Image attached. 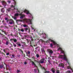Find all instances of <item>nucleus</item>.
I'll use <instances>...</instances> for the list:
<instances>
[{
	"label": "nucleus",
	"mask_w": 73,
	"mask_h": 73,
	"mask_svg": "<svg viewBox=\"0 0 73 73\" xmlns=\"http://www.w3.org/2000/svg\"><path fill=\"white\" fill-rule=\"evenodd\" d=\"M24 30H25V31H28V28H26L24 29Z\"/></svg>",
	"instance_id": "36"
},
{
	"label": "nucleus",
	"mask_w": 73,
	"mask_h": 73,
	"mask_svg": "<svg viewBox=\"0 0 73 73\" xmlns=\"http://www.w3.org/2000/svg\"><path fill=\"white\" fill-rule=\"evenodd\" d=\"M6 70H9L10 72L11 70H12V68H10V67H9L8 69L6 68Z\"/></svg>",
	"instance_id": "15"
},
{
	"label": "nucleus",
	"mask_w": 73,
	"mask_h": 73,
	"mask_svg": "<svg viewBox=\"0 0 73 73\" xmlns=\"http://www.w3.org/2000/svg\"><path fill=\"white\" fill-rule=\"evenodd\" d=\"M66 73H71L70 71V70H68L67 71V72H66Z\"/></svg>",
	"instance_id": "35"
},
{
	"label": "nucleus",
	"mask_w": 73,
	"mask_h": 73,
	"mask_svg": "<svg viewBox=\"0 0 73 73\" xmlns=\"http://www.w3.org/2000/svg\"><path fill=\"white\" fill-rule=\"evenodd\" d=\"M24 21L26 23H27L29 25L32 24V21L30 19H24Z\"/></svg>",
	"instance_id": "3"
},
{
	"label": "nucleus",
	"mask_w": 73,
	"mask_h": 73,
	"mask_svg": "<svg viewBox=\"0 0 73 73\" xmlns=\"http://www.w3.org/2000/svg\"><path fill=\"white\" fill-rule=\"evenodd\" d=\"M6 55L7 56H8V55H9V53L8 52L7 53H6Z\"/></svg>",
	"instance_id": "41"
},
{
	"label": "nucleus",
	"mask_w": 73,
	"mask_h": 73,
	"mask_svg": "<svg viewBox=\"0 0 73 73\" xmlns=\"http://www.w3.org/2000/svg\"><path fill=\"white\" fill-rule=\"evenodd\" d=\"M23 54V56L24 57H25V54L24 53H23V54Z\"/></svg>",
	"instance_id": "49"
},
{
	"label": "nucleus",
	"mask_w": 73,
	"mask_h": 73,
	"mask_svg": "<svg viewBox=\"0 0 73 73\" xmlns=\"http://www.w3.org/2000/svg\"><path fill=\"white\" fill-rule=\"evenodd\" d=\"M16 44H17V45H18L19 44H20V42H17L16 43Z\"/></svg>",
	"instance_id": "47"
},
{
	"label": "nucleus",
	"mask_w": 73,
	"mask_h": 73,
	"mask_svg": "<svg viewBox=\"0 0 73 73\" xmlns=\"http://www.w3.org/2000/svg\"><path fill=\"white\" fill-rule=\"evenodd\" d=\"M23 17H22V16H21V17H20V19H23Z\"/></svg>",
	"instance_id": "54"
},
{
	"label": "nucleus",
	"mask_w": 73,
	"mask_h": 73,
	"mask_svg": "<svg viewBox=\"0 0 73 73\" xmlns=\"http://www.w3.org/2000/svg\"><path fill=\"white\" fill-rule=\"evenodd\" d=\"M19 15H20V16H22V14H19Z\"/></svg>",
	"instance_id": "58"
},
{
	"label": "nucleus",
	"mask_w": 73,
	"mask_h": 73,
	"mask_svg": "<svg viewBox=\"0 0 73 73\" xmlns=\"http://www.w3.org/2000/svg\"><path fill=\"white\" fill-rule=\"evenodd\" d=\"M3 51H4V52H5V53H6V52H5V49H4L3 50Z\"/></svg>",
	"instance_id": "59"
},
{
	"label": "nucleus",
	"mask_w": 73,
	"mask_h": 73,
	"mask_svg": "<svg viewBox=\"0 0 73 73\" xmlns=\"http://www.w3.org/2000/svg\"><path fill=\"white\" fill-rule=\"evenodd\" d=\"M36 62H38V63H40V60L38 59H37L36 61Z\"/></svg>",
	"instance_id": "24"
},
{
	"label": "nucleus",
	"mask_w": 73,
	"mask_h": 73,
	"mask_svg": "<svg viewBox=\"0 0 73 73\" xmlns=\"http://www.w3.org/2000/svg\"><path fill=\"white\" fill-rule=\"evenodd\" d=\"M36 56L37 58H39V57H40V55H39L38 54H36Z\"/></svg>",
	"instance_id": "17"
},
{
	"label": "nucleus",
	"mask_w": 73,
	"mask_h": 73,
	"mask_svg": "<svg viewBox=\"0 0 73 73\" xmlns=\"http://www.w3.org/2000/svg\"><path fill=\"white\" fill-rule=\"evenodd\" d=\"M45 60V58L42 59L40 60V63L41 64H43L44 63V60Z\"/></svg>",
	"instance_id": "10"
},
{
	"label": "nucleus",
	"mask_w": 73,
	"mask_h": 73,
	"mask_svg": "<svg viewBox=\"0 0 73 73\" xmlns=\"http://www.w3.org/2000/svg\"><path fill=\"white\" fill-rule=\"evenodd\" d=\"M14 19L15 20H17V17H15L14 18Z\"/></svg>",
	"instance_id": "46"
},
{
	"label": "nucleus",
	"mask_w": 73,
	"mask_h": 73,
	"mask_svg": "<svg viewBox=\"0 0 73 73\" xmlns=\"http://www.w3.org/2000/svg\"><path fill=\"white\" fill-rule=\"evenodd\" d=\"M47 52H48V54L50 55V57H52L51 55L53 54V51L50 49H48L47 50Z\"/></svg>",
	"instance_id": "4"
},
{
	"label": "nucleus",
	"mask_w": 73,
	"mask_h": 73,
	"mask_svg": "<svg viewBox=\"0 0 73 73\" xmlns=\"http://www.w3.org/2000/svg\"><path fill=\"white\" fill-rule=\"evenodd\" d=\"M42 51L43 52H45V50H44V49H42Z\"/></svg>",
	"instance_id": "44"
},
{
	"label": "nucleus",
	"mask_w": 73,
	"mask_h": 73,
	"mask_svg": "<svg viewBox=\"0 0 73 73\" xmlns=\"http://www.w3.org/2000/svg\"><path fill=\"white\" fill-rule=\"evenodd\" d=\"M3 68H4V64H1L0 65V68L1 69H2Z\"/></svg>",
	"instance_id": "16"
},
{
	"label": "nucleus",
	"mask_w": 73,
	"mask_h": 73,
	"mask_svg": "<svg viewBox=\"0 0 73 73\" xmlns=\"http://www.w3.org/2000/svg\"><path fill=\"white\" fill-rule=\"evenodd\" d=\"M26 14L27 15H29V14L31 15V13H29V11L26 13Z\"/></svg>",
	"instance_id": "34"
},
{
	"label": "nucleus",
	"mask_w": 73,
	"mask_h": 73,
	"mask_svg": "<svg viewBox=\"0 0 73 73\" xmlns=\"http://www.w3.org/2000/svg\"><path fill=\"white\" fill-rule=\"evenodd\" d=\"M10 41H13L14 42H17V39H16L15 38L11 39L10 40Z\"/></svg>",
	"instance_id": "7"
},
{
	"label": "nucleus",
	"mask_w": 73,
	"mask_h": 73,
	"mask_svg": "<svg viewBox=\"0 0 73 73\" xmlns=\"http://www.w3.org/2000/svg\"><path fill=\"white\" fill-rule=\"evenodd\" d=\"M29 36H30V35H27V38H29Z\"/></svg>",
	"instance_id": "45"
},
{
	"label": "nucleus",
	"mask_w": 73,
	"mask_h": 73,
	"mask_svg": "<svg viewBox=\"0 0 73 73\" xmlns=\"http://www.w3.org/2000/svg\"><path fill=\"white\" fill-rule=\"evenodd\" d=\"M31 44V42H30V44H31V45H30V46H31V47H32V48H33V46H32V45Z\"/></svg>",
	"instance_id": "48"
},
{
	"label": "nucleus",
	"mask_w": 73,
	"mask_h": 73,
	"mask_svg": "<svg viewBox=\"0 0 73 73\" xmlns=\"http://www.w3.org/2000/svg\"><path fill=\"white\" fill-rule=\"evenodd\" d=\"M32 64V65H34L35 63V62L33 61H31Z\"/></svg>",
	"instance_id": "38"
},
{
	"label": "nucleus",
	"mask_w": 73,
	"mask_h": 73,
	"mask_svg": "<svg viewBox=\"0 0 73 73\" xmlns=\"http://www.w3.org/2000/svg\"><path fill=\"white\" fill-rule=\"evenodd\" d=\"M55 70H56L54 68H52L51 69V71H52L53 73H55Z\"/></svg>",
	"instance_id": "12"
},
{
	"label": "nucleus",
	"mask_w": 73,
	"mask_h": 73,
	"mask_svg": "<svg viewBox=\"0 0 73 73\" xmlns=\"http://www.w3.org/2000/svg\"><path fill=\"white\" fill-rule=\"evenodd\" d=\"M25 46H28V45H27L25 43Z\"/></svg>",
	"instance_id": "55"
},
{
	"label": "nucleus",
	"mask_w": 73,
	"mask_h": 73,
	"mask_svg": "<svg viewBox=\"0 0 73 73\" xmlns=\"http://www.w3.org/2000/svg\"><path fill=\"white\" fill-rule=\"evenodd\" d=\"M68 62H69V63L70 64V65H69L70 66V63L69 61L68 60ZM70 66H67V69H70V68H71V67Z\"/></svg>",
	"instance_id": "14"
},
{
	"label": "nucleus",
	"mask_w": 73,
	"mask_h": 73,
	"mask_svg": "<svg viewBox=\"0 0 73 73\" xmlns=\"http://www.w3.org/2000/svg\"><path fill=\"white\" fill-rule=\"evenodd\" d=\"M48 62L50 65L52 64V63H51V62L49 60H47Z\"/></svg>",
	"instance_id": "25"
},
{
	"label": "nucleus",
	"mask_w": 73,
	"mask_h": 73,
	"mask_svg": "<svg viewBox=\"0 0 73 73\" xmlns=\"http://www.w3.org/2000/svg\"><path fill=\"white\" fill-rule=\"evenodd\" d=\"M17 49H18V51L19 52H21L22 53V54H23L24 53V52L21 49H20V48H17Z\"/></svg>",
	"instance_id": "11"
},
{
	"label": "nucleus",
	"mask_w": 73,
	"mask_h": 73,
	"mask_svg": "<svg viewBox=\"0 0 73 73\" xmlns=\"http://www.w3.org/2000/svg\"><path fill=\"white\" fill-rule=\"evenodd\" d=\"M21 31L22 32H24V30L23 29H21Z\"/></svg>",
	"instance_id": "33"
},
{
	"label": "nucleus",
	"mask_w": 73,
	"mask_h": 73,
	"mask_svg": "<svg viewBox=\"0 0 73 73\" xmlns=\"http://www.w3.org/2000/svg\"><path fill=\"white\" fill-rule=\"evenodd\" d=\"M4 33L6 35H7V33H6V32L5 31V33Z\"/></svg>",
	"instance_id": "60"
},
{
	"label": "nucleus",
	"mask_w": 73,
	"mask_h": 73,
	"mask_svg": "<svg viewBox=\"0 0 73 73\" xmlns=\"http://www.w3.org/2000/svg\"><path fill=\"white\" fill-rule=\"evenodd\" d=\"M23 25L24 27H27V25Z\"/></svg>",
	"instance_id": "39"
},
{
	"label": "nucleus",
	"mask_w": 73,
	"mask_h": 73,
	"mask_svg": "<svg viewBox=\"0 0 73 73\" xmlns=\"http://www.w3.org/2000/svg\"><path fill=\"white\" fill-rule=\"evenodd\" d=\"M22 16V17H23V18L24 17H25V15H23Z\"/></svg>",
	"instance_id": "57"
},
{
	"label": "nucleus",
	"mask_w": 73,
	"mask_h": 73,
	"mask_svg": "<svg viewBox=\"0 0 73 73\" xmlns=\"http://www.w3.org/2000/svg\"><path fill=\"white\" fill-rule=\"evenodd\" d=\"M19 21H20V22H23V20H20V19H18V20H17L16 21V22L17 23V24L18 25H20V24H21V23H20V24H18V22H19Z\"/></svg>",
	"instance_id": "9"
},
{
	"label": "nucleus",
	"mask_w": 73,
	"mask_h": 73,
	"mask_svg": "<svg viewBox=\"0 0 73 73\" xmlns=\"http://www.w3.org/2000/svg\"><path fill=\"white\" fill-rule=\"evenodd\" d=\"M6 58H7V57H8L9 58V56H5Z\"/></svg>",
	"instance_id": "64"
},
{
	"label": "nucleus",
	"mask_w": 73,
	"mask_h": 73,
	"mask_svg": "<svg viewBox=\"0 0 73 73\" xmlns=\"http://www.w3.org/2000/svg\"><path fill=\"white\" fill-rule=\"evenodd\" d=\"M48 40H49V41H50L51 42H53L54 45H56V42L54 41L53 40H52V39H51L50 38Z\"/></svg>",
	"instance_id": "8"
},
{
	"label": "nucleus",
	"mask_w": 73,
	"mask_h": 73,
	"mask_svg": "<svg viewBox=\"0 0 73 73\" xmlns=\"http://www.w3.org/2000/svg\"><path fill=\"white\" fill-rule=\"evenodd\" d=\"M3 36L5 37V38H6L7 40H8V38L7 37H6L5 35H4Z\"/></svg>",
	"instance_id": "29"
},
{
	"label": "nucleus",
	"mask_w": 73,
	"mask_h": 73,
	"mask_svg": "<svg viewBox=\"0 0 73 73\" xmlns=\"http://www.w3.org/2000/svg\"><path fill=\"white\" fill-rule=\"evenodd\" d=\"M12 0L13 1H14V2L15 3L14 5H15H15H16V1H15V0Z\"/></svg>",
	"instance_id": "22"
},
{
	"label": "nucleus",
	"mask_w": 73,
	"mask_h": 73,
	"mask_svg": "<svg viewBox=\"0 0 73 73\" xmlns=\"http://www.w3.org/2000/svg\"><path fill=\"white\" fill-rule=\"evenodd\" d=\"M56 72L55 73H60V70H56Z\"/></svg>",
	"instance_id": "23"
},
{
	"label": "nucleus",
	"mask_w": 73,
	"mask_h": 73,
	"mask_svg": "<svg viewBox=\"0 0 73 73\" xmlns=\"http://www.w3.org/2000/svg\"><path fill=\"white\" fill-rule=\"evenodd\" d=\"M24 35H25V36H27V35H28V34L27 33H24Z\"/></svg>",
	"instance_id": "42"
},
{
	"label": "nucleus",
	"mask_w": 73,
	"mask_h": 73,
	"mask_svg": "<svg viewBox=\"0 0 73 73\" xmlns=\"http://www.w3.org/2000/svg\"><path fill=\"white\" fill-rule=\"evenodd\" d=\"M12 57H13V58H15V55L13 54L12 55Z\"/></svg>",
	"instance_id": "40"
},
{
	"label": "nucleus",
	"mask_w": 73,
	"mask_h": 73,
	"mask_svg": "<svg viewBox=\"0 0 73 73\" xmlns=\"http://www.w3.org/2000/svg\"><path fill=\"white\" fill-rule=\"evenodd\" d=\"M7 2L8 3H11V2L10 1H7Z\"/></svg>",
	"instance_id": "52"
},
{
	"label": "nucleus",
	"mask_w": 73,
	"mask_h": 73,
	"mask_svg": "<svg viewBox=\"0 0 73 73\" xmlns=\"http://www.w3.org/2000/svg\"><path fill=\"white\" fill-rule=\"evenodd\" d=\"M19 16V13H16L14 15V16L15 17H17Z\"/></svg>",
	"instance_id": "19"
},
{
	"label": "nucleus",
	"mask_w": 73,
	"mask_h": 73,
	"mask_svg": "<svg viewBox=\"0 0 73 73\" xmlns=\"http://www.w3.org/2000/svg\"><path fill=\"white\" fill-rule=\"evenodd\" d=\"M1 3H2V5H4L5 7V6L7 5V3H6V2H5L4 1H2L1 2Z\"/></svg>",
	"instance_id": "5"
},
{
	"label": "nucleus",
	"mask_w": 73,
	"mask_h": 73,
	"mask_svg": "<svg viewBox=\"0 0 73 73\" xmlns=\"http://www.w3.org/2000/svg\"><path fill=\"white\" fill-rule=\"evenodd\" d=\"M41 69H45V68L44 67H42Z\"/></svg>",
	"instance_id": "53"
},
{
	"label": "nucleus",
	"mask_w": 73,
	"mask_h": 73,
	"mask_svg": "<svg viewBox=\"0 0 73 73\" xmlns=\"http://www.w3.org/2000/svg\"><path fill=\"white\" fill-rule=\"evenodd\" d=\"M13 46H14V47H16V46H17L16 45V44H15L14 43H13Z\"/></svg>",
	"instance_id": "28"
},
{
	"label": "nucleus",
	"mask_w": 73,
	"mask_h": 73,
	"mask_svg": "<svg viewBox=\"0 0 73 73\" xmlns=\"http://www.w3.org/2000/svg\"><path fill=\"white\" fill-rule=\"evenodd\" d=\"M40 41L42 42H44V40L42 39H40Z\"/></svg>",
	"instance_id": "43"
},
{
	"label": "nucleus",
	"mask_w": 73,
	"mask_h": 73,
	"mask_svg": "<svg viewBox=\"0 0 73 73\" xmlns=\"http://www.w3.org/2000/svg\"><path fill=\"white\" fill-rule=\"evenodd\" d=\"M5 20L8 24H13L14 23V21L12 19H9L8 17L5 18Z\"/></svg>",
	"instance_id": "2"
},
{
	"label": "nucleus",
	"mask_w": 73,
	"mask_h": 73,
	"mask_svg": "<svg viewBox=\"0 0 73 73\" xmlns=\"http://www.w3.org/2000/svg\"><path fill=\"white\" fill-rule=\"evenodd\" d=\"M18 57H21V55H20V54H18L17 55Z\"/></svg>",
	"instance_id": "37"
},
{
	"label": "nucleus",
	"mask_w": 73,
	"mask_h": 73,
	"mask_svg": "<svg viewBox=\"0 0 73 73\" xmlns=\"http://www.w3.org/2000/svg\"><path fill=\"white\" fill-rule=\"evenodd\" d=\"M38 48V47H37L36 48H35L36 50H37Z\"/></svg>",
	"instance_id": "62"
},
{
	"label": "nucleus",
	"mask_w": 73,
	"mask_h": 73,
	"mask_svg": "<svg viewBox=\"0 0 73 73\" xmlns=\"http://www.w3.org/2000/svg\"><path fill=\"white\" fill-rule=\"evenodd\" d=\"M30 37H31L30 38L32 41H33V38L32 37V36L31 35H30Z\"/></svg>",
	"instance_id": "26"
},
{
	"label": "nucleus",
	"mask_w": 73,
	"mask_h": 73,
	"mask_svg": "<svg viewBox=\"0 0 73 73\" xmlns=\"http://www.w3.org/2000/svg\"><path fill=\"white\" fill-rule=\"evenodd\" d=\"M60 50L61 53H63L64 55H59L58 57V58H61V59H63V60H65L66 61L67 63L69 64V65H70V64L69 62H68V59L67 58L66 53V52H65V51L62 50V49L61 48V47H59V48L58 49V50H60Z\"/></svg>",
	"instance_id": "1"
},
{
	"label": "nucleus",
	"mask_w": 73,
	"mask_h": 73,
	"mask_svg": "<svg viewBox=\"0 0 73 73\" xmlns=\"http://www.w3.org/2000/svg\"><path fill=\"white\" fill-rule=\"evenodd\" d=\"M24 37H25V38H26L27 37V35H24Z\"/></svg>",
	"instance_id": "61"
},
{
	"label": "nucleus",
	"mask_w": 73,
	"mask_h": 73,
	"mask_svg": "<svg viewBox=\"0 0 73 73\" xmlns=\"http://www.w3.org/2000/svg\"><path fill=\"white\" fill-rule=\"evenodd\" d=\"M40 68H42V66H41V65H40Z\"/></svg>",
	"instance_id": "63"
},
{
	"label": "nucleus",
	"mask_w": 73,
	"mask_h": 73,
	"mask_svg": "<svg viewBox=\"0 0 73 73\" xmlns=\"http://www.w3.org/2000/svg\"><path fill=\"white\" fill-rule=\"evenodd\" d=\"M7 11L8 12H10V11H11V8H8V9H7Z\"/></svg>",
	"instance_id": "18"
},
{
	"label": "nucleus",
	"mask_w": 73,
	"mask_h": 73,
	"mask_svg": "<svg viewBox=\"0 0 73 73\" xmlns=\"http://www.w3.org/2000/svg\"><path fill=\"white\" fill-rule=\"evenodd\" d=\"M59 67H61V68H64V64L62 63H60L58 65Z\"/></svg>",
	"instance_id": "6"
},
{
	"label": "nucleus",
	"mask_w": 73,
	"mask_h": 73,
	"mask_svg": "<svg viewBox=\"0 0 73 73\" xmlns=\"http://www.w3.org/2000/svg\"><path fill=\"white\" fill-rule=\"evenodd\" d=\"M34 70V72L35 73H36L37 72V70H36V69H35Z\"/></svg>",
	"instance_id": "32"
},
{
	"label": "nucleus",
	"mask_w": 73,
	"mask_h": 73,
	"mask_svg": "<svg viewBox=\"0 0 73 73\" xmlns=\"http://www.w3.org/2000/svg\"><path fill=\"white\" fill-rule=\"evenodd\" d=\"M1 11L3 13H4V12H5V10L4 9V8H3L2 9H1Z\"/></svg>",
	"instance_id": "13"
},
{
	"label": "nucleus",
	"mask_w": 73,
	"mask_h": 73,
	"mask_svg": "<svg viewBox=\"0 0 73 73\" xmlns=\"http://www.w3.org/2000/svg\"><path fill=\"white\" fill-rule=\"evenodd\" d=\"M46 73H49V71H46Z\"/></svg>",
	"instance_id": "56"
},
{
	"label": "nucleus",
	"mask_w": 73,
	"mask_h": 73,
	"mask_svg": "<svg viewBox=\"0 0 73 73\" xmlns=\"http://www.w3.org/2000/svg\"><path fill=\"white\" fill-rule=\"evenodd\" d=\"M18 46H21V44H18Z\"/></svg>",
	"instance_id": "50"
},
{
	"label": "nucleus",
	"mask_w": 73,
	"mask_h": 73,
	"mask_svg": "<svg viewBox=\"0 0 73 73\" xmlns=\"http://www.w3.org/2000/svg\"><path fill=\"white\" fill-rule=\"evenodd\" d=\"M6 45H8V44H9V42H8V41H7L6 42Z\"/></svg>",
	"instance_id": "27"
},
{
	"label": "nucleus",
	"mask_w": 73,
	"mask_h": 73,
	"mask_svg": "<svg viewBox=\"0 0 73 73\" xmlns=\"http://www.w3.org/2000/svg\"><path fill=\"white\" fill-rule=\"evenodd\" d=\"M20 72H21V71H20V70L17 69V73H20Z\"/></svg>",
	"instance_id": "21"
},
{
	"label": "nucleus",
	"mask_w": 73,
	"mask_h": 73,
	"mask_svg": "<svg viewBox=\"0 0 73 73\" xmlns=\"http://www.w3.org/2000/svg\"><path fill=\"white\" fill-rule=\"evenodd\" d=\"M24 64L25 65H26V64H27V62H25L24 63Z\"/></svg>",
	"instance_id": "51"
},
{
	"label": "nucleus",
	"mask_w": 73,
	"mask_h": 73,
	"mask_svg": "<svg viewBox=\"0 0 73 73\" xmlns=\"http://www.w3.org/2000/svg\"><path fill=\"white\" fill-rule=\"evenodd\" d=\"M27 54H31V52L29 51H28Z\"/></svg>",
	"instance_id": "31"
},
{
	"label": "nucleus",
	"mask_w": 73,
	"mask_h": 73,
	"mask_svg": "<svg viewBox=\"0 0 73 73\" xmlns=\"http://www.w3.org/2000/svg\"><path fill=\"white\" fill-rule=\"evenodd\" d=\"M50 47H53V44L51 43L50 44Z\"/></svg>",
	"instance_id": "30"
},
{
	"label": "nucleus",
	"mask_w": 73,
	"mask_h": 73,
	"mask_svg": "<svg viewBox=\"0 0 73 73\" xmlns=\"http://www.w3.org/2000/svg\"><path fill=\"white\" fill-rule=\"evenodd\" d=\"M46 36V37H45L44 36H43V38H44V39H45L46 38H48V36L47 35H45Z\"/></svg>",
	"instance_id": "20"
}]
</instances>
